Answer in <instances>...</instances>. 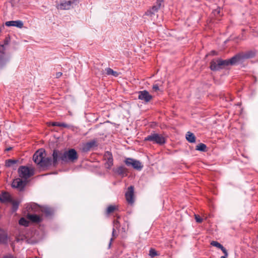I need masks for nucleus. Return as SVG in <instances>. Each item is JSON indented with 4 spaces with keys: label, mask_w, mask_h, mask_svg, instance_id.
<instances>
[{
    "label": "nucleus",
    "mask_w": 258,
    "mask_h": 258,
    "mask_svg": "<svg viewBox=\"0 0 258 258\" xmlns=\"http://www.w3.org/2000/svg\"><path fill=\"white\" fill-rule=\"evenodd\" d=\"M220 9H217L216 10H215L214 11V15H219L220 14Z\"/></svg>",
    "instance_id": "nucleus-39"
},
{
    "label": "nucleus",
    "mask_w": 258,
    "mask_h": 258,
    "mask_svg": "<svg viewBox=\"0 0 258 258\" xmlns=\"http://www.w3.org/2000/svg\"><path fill=\"white\" fill-rule=\"evenodd\" d=\"M238 63H242L245 59L253 58L255 55L254 50H248L246 52H239L235 55Z\"/></svg>",
    "instance_id": "nucleus-6"
},
{
    "label": "nucleus",
    "mask_w": 258,
    "mask_h": 258,
    "mask_svg": "<svg viewBox=\"0 0 258 258\" xmlns=\"http://www.w3.org/2000/svg\"><path fill=\"white\" fill-rule=\"evenodd\" d=\"M228 256V253L227 250H226V253H224V255L221 256V258H227Z\"/></svg>",
    "instance_id": "nucleus-41"
},
{
    "label": "nucleus",
    "mask_w": 258,
    "mask_h": 258,
    "mask_svg": "<svg viewBox=\"0 0 258 258\" xmlns=\"http://www.w3.org/2000/svg\"><path fill=\"white\" fill-rule=\"evenodd\" d=\"M18 160L9 159L6 161V166L7 167H11L13 165L16 164L18 162Z\"/></svg>",
    "instance_id": "nucleus-31"
},
{
    "label": "nucleus",
    "mask_w": 258,
    "mask_h": 258,
    "mask_svg": "<svg viewBox=\"0 0 258 258\" xmlns=\"http://www.w3.org/2000/svg\"><path fill=\"white\" fill-rule=\"evenodd\" d=\"M238 64L235 55L230 59H222L218 58L217 59H213L210 62V69L212 71H217L230 66H234Z\"/></svg>",
    "instance_id": "nucleus-2"
},
{
    "label": "nucleus",
    "mask_w": 258,
    "mask_h": 258,
    "mask_svg": "<svg viewBox=\"0 0 258 258\" xmlns=\"http://www.w3.org/2000/svg\"><path fill=\"white\" fill-rule=\"evenodd\" d=\"M116 172L120 175L122 176H124L127 175V170L126 169L123 167L120 166L116 169Z\"/></svg>",
    "instance_id": "nucleus-24"
},
{
    "label": "nucleus",
    "mask_w": 258,
    "mask_h": 258,
    "mask_svg": "<svg viewBox=\"0 0 258 258\" xmlns=\"http://www.w3.org/2000/svg\"><path fill=\"white\" fill-rule=\"evenodd\" d=\"M52 126H57L60 127H63L65 128H70L71 125L63 122H53L51 123Z\"/></svg>",
    "instance_id": "nucleus-27"
},
{
    "label": "nucleus",
    "mask_w": 258,
    "mask_h": 258,
    "mask_svg": "<svg viewBox=\"0 0 258 258\" xmlns=\"http://www.w3.org/2000/svg\"><path fill=\"white\" fill-rule=\"evenodd\" d=\"M19 223L21 225L24 226H28L29 222L24 218H21L19 221Z\"/></svg>",
    "instance_id": "nucleus-32"
},
{
    "label": "nucleus",
    "mask_w": 258,
    "mask_h": 258,
    "mask_svg": "<svg viewBox=\"0 0 258 258\" xmlns=\"http://www.w3.org/2000/svg\"><path fill=\"white\" fill-rule=\"evenodd\" d=\"M27 218L31 221L34 223H38L42 221L41 217L36 214H32L31 213H28Z\"/></svg>",
    "instance_id": "nucleus-18"
},
{
    "label": "nucleus",
    "mask_w": 258,
    "mask_h": 258,
    "mask_svg": "<svg viewBox=\"0 0 258 258\" xmlns=\"http://www.w3.org/2000/svg\"><path fill=\"white\" fill-rule=\"evenodd\" d=\"M186 140L190 143H194L196 141V137L193 133L188 132L186 135Z\"/></svg>",
    "instance_id": "nucleus-25"
},
{
    "label": "nucleus",
    "mask_w": 258,
    "mask_h": 258,
    "mask_svg": "<svg viewBox=\"0 0 258 258\" xmlns=\"http://www.w3.org/2000/svg\"><path fill=\"white\" fill-rule=\"evenodd\" d=\"M113 226H114L113 228H116V229H118L119 227V226H120L119 222L117 220H114L113 221Z\"/></svg>",
    "instance_id": "nucleus-37"
},
{
    "label": "nucleus",
    "mask_w": 258,
    "mask_h": 258,
    "mask_svg": "<svg viewBox=\"0 0 258 258\" xmlns=\"http://www.w3.org/2000/svg\"><path fill=\"white\" fill-rule=\"evenodd\" d=\"M53 166L56 167L60 162L62 164L68 163H74L78 159V155L74 149L68 151H60L54 149L52 153Z\"/></svg>",
    "instance_id": "nucleus-1"
},
{
    "label": "nucleus",
    "mask_w": 258,
    "mask_h": 258,
    "mask_svg": "<svg viewBox=\"0 0 258 258\" xmlns=\"http://www.w3.org/2000/svg\"><path fill=\"white\" fill-rule=\"evenodd\" d=\"M11 201H12V198L8 192L3 191L0 194V202L2 203H9Z\"/></svg>",
    "instance_id": "nucleus-15"
},
{
    "label": "nucleus",
    "mask_w": 258,
    "mask_h": 258,
    "mask_svg": "<svg viewBox=\"0 0 258 258\" xmlns=\"http://www.w3.org/2000/svg\"><path fill=\"white\" fill-rule=\"evenodd\" d=\"M98 146V144L97 139H93L84 144L82 148V150L83 152H87L92 148L96 147Z\"/></svg>",
    "instance_id": "nucleus-14"
},
{
    "label": "nucleus",
    "mask_w": 258,
    "mask_h": 258,
    "mask_svg": "<svg viewBox=\"0 0 258 258\" xmlns=\"http://www.w3.org/2000/svg\"><path fill=\"white\" fill-rule=\"evenodd\" d=\"M104 158L107 160L106 164L108 165V167H110L113 165V157L112 154L109 151H106L104 154Z\"/></svg>",
    "instance_id": "nucleus-19"
},
{
    "label": "nucleus",
    "mask_w": 258,
    "mask_h": 258,
    "mask_svg": "<svg viewBox=\"0 0 258 258\" xmlns=\"http://www.w3.org/2000/svg\"><path fill=\"white\" fill-rule=\"evenodd\" d=\"M8 241V235L6 232L0 228V243L6 244Z\"/></svg>",
    "instance_id": "nucleus-21"
},
{
    "label": "nucleus",
    "mask_w": 258,
    "mask_h": 258,
    "mask_svg": "<svg viewBox=\"0 0 258 258\" xmlns=\"http://www.w3.org/2000/svg\"><path fill=\"white\" fill-rule=\"evenodd\" d=\"M207 149V146L203 144V143H200L198 144L196 148V149L198 151H202V152H205L206 151Z\"/></svg>",
    "instance_id": "nucleus-29"
},
{
    "label": "nucleus",
    "mask_w": 258,
    "mask_h": 258,
    "mask_svg": "<svg viewBox=\"0 0 258 258\" xmlns=\"http://www.w3.org/2000/svg\"><path fill=\"white\" fill-rule=\"evenodd\" d=\"M5 25L8 27L16 26L18 28H21L23 26V23L20 20L10 21L6 22Z\"/></svg>",
    "instance_id": "nucleus-17"
},
{
    "label": "nucleus",
    "mask_w": 258,
    "mask_h": 258,
    "mask_svg": "<svg viewBox=\"0 0 258 258\" xmlns=\"http://www.w3.org/2000/svg\"><path fill=\"white\" fill-rule=\"evenodd\" d=\"M157 7L153 6L151 9L148 10L146 12V15L148 16L151 18L154 17L155 16L156 13L158 11V9L157 8Z\"/></svg>",
    "instance_id": "nucleus-22"
},
{
    "label": "nucleus",
    "mask_w": 258,
    "mask_h": 258,
    "mask_svg": "<svg viewBox=\"0 0 258 258\" xmlns=\"http://www.w3.org/2000/svg\"><path fill=\"white\" fill-rule=\"evenodd\" d=\"M195 220L197 223H201L203 221V219L198 215H195Z\"/></svg>",
    "instance_id": "nucleus-36"
},
{
    "label": "nucleus",
    "mask_w": 258,
    "mask_h": 258,
    "mask_svg": "<svg viewBox=\"0 0 258 258\" xmlns=\"http://www.w3.org/2000/svg\"><path fill=\"white\" fill-rule=\"evenodd\" d=\"M18 173L20 178L26 180L34 174V170L32 168L20 166L18 169Z\"/></svg>",
    "instance_id": "nucleus-3"
},
{
    "label": "nucleus",
    "mask_w": 258,
    "mask_h": 258,
    "mask_svg": "<svg viewBox=\"0 0 258 258\" xmlns=\"http://www.w3.org/2000/svg\"><path fill=\"white\" fill-rule=\"evenodd\" d=\"M51 165H53V159L52 160L51 157H45L44 155L40 167H47Z\"/></svg>",
    "instance_id": "nucleus-16"
},
{
    "label": "nucleus",
    "mask_w": 258,
    "mask_h": 258,
    "mask_svg": "<svg viewBox=\"0 0 258 258\" xmlns=\"http://www.w3.org/2000/svg\"><path fill=\"white\" fill-rule=\"evenodd\" d=\"M149 255L151 257H154V256L157 255L158 253H157V251L154 249L151 248L150 250H149Z\"/></svg>",
    "instance_id": "nucleus-35"
},
{
    "label": "nucleus",
    "mask_w": 258,
    "mask_h": 258,
    "mask_svg": "<svg viewBox=\"0 0 258 258\" xmlns=\"http://www.w3.org/2000/svg\"><path fill=\"white\" fill-rule=\"evenodd\" d=\"M45 154V151L42 150H39L36 151L33 155V159L34 162L40 166L42 160L43 159V155Z\"/></svg>",
    "instance_id": "nucleus-10"
},
{
    "label": "nucleus",
    "mask_w": 258,
    "mask_h": 258,
    "mask_svg": "<svg viewBox=\"0 0 258 258\" xmlns=\"http://www.w3.org/2000/svg\"><path fill=\"white\" fill-rule=\"evenodd\" d=\"M106 75L109 76L112 75L114 77H117L119 75V73L116 71H114L112 69L110 68L105 69Z\"/></svg>",
    "instance_id": "nucleus-26"
},
{
    "label": "nucleus",
    "mask_w": 258,
    "mask_h": 258,
    "mask_svg": "<svg viewBox=\"0 0 258 258\" xmlns=\"http://www.w3.org/2000/svg\"><path fill=\"white\" fill-rule=\"evenodd\" d=\"M212 52L213 53V54H215V52L214 51H213Z\"/></svg>",
    "instance_id": "nucleus-42"
},
{
    "label": "nucleus",
    "mask_w": 258,
    "mask_h": 258,
    "mask_svg": "<svg viewBox=\"0 0 258 258\" xmlns=\"http://www.w3.org/2000/svg\"><path fill=\"white\" fill-rule=\"evenodd\" d=\"M77 0H72L69 1H61L59 5L57 6V9L67 10H70L71 8L72 4H74Z\"/></svg>",
    "instance_id": "nucleus-11"
},
{
    "label": "nucleus",
    "mask_w": 258,
    "mask_h": 258,
    "mask_svg": "<svg viewBox=\"0 0 258 258\" xmlns=\"http://www.w3.org/2000/svg\"><path fill=\"white\" fill-rule=\"evenodd\" d=\"M115 228H113V229H112V237L110 239V242H109V245H108L109 248H110V246H111V243H112V241L113 240V238H115L117 236V235L115 234Z\"/></svg>",
    "instance_id": "nucleus-34"
},
{
    "label": "nucleus",
    "mask_w": 258,
    "mask_h": 258,
    "mask_svg": "<svg viewBox=\"0 0 258 258\" xmlns=\"http://www.w3.org/2000/svg\"><path fill=\"white\" fill-rule=\"evenodd\" d=\"M41 212H42L46 216H50L53 214L54 210L48 207H41Z\"/></svg>",
    "instance_id": "nucleus-20"
},
{
    "label": "nucleus",
    "mask_w": 258,
    "mask_h": 258,
    "mask_svg": "<svg viewBox=\"0 0 258 258\" xmlns=\"http://www.w3.org/2000/svg\"><path fill=\"white\" fill-rule=\"evenodd\" d=\"M125 196L126 200L128 204H132L134 203V187L133 186H130L128 187Z\"/></svg>",
    "instance_id": "nucleus-13"
},
{
    "label": "nucleus",
    "mask_w": 258,
    "mask_h": 258,
    "mask_svg": "<svg viewBox=\"0 0 258 258\" xmlns=\"http://www.w3.org/2000/svg\"><path fill=\"white\" fill-rule=\"evenodd\" d=\"M1 31H2V29H1V28H0V32H1Z\"/></svg>",
    "instance_id": "nucleus-43"
},
{
    "label": "nucleus",
    "mask_w": 258,
    "mask_h": 258,
    "mask_svg": "<svg viewBox=\"0 0 258 258\" xmlns=\"http://www.w3.org/2000/svg\"><path fill=\"white\" fill-rule=\"evenodd\" d=\"M124 162L127 166H132L135 169L139 171L141 170L143 167V165L140 161L133 158H126L124 161Z\"/></svg>",
    "instance_id": "nucleus-7"
},
{
    "label": "nucleus",
    "mask_w": 258,
    "mask_h": 258,
    "mask_svg": "<svg viewBox=\"0 0 258 258\" xmlns=\"http://www.w3.org/2000/svg\"><path fill=\"white\" fill-rule=\"evenodd\" d=\"M163 0H157L156 5H154V6L157 7V8L159 10L162 6H163Z\"/></svg>",
    "instance_id": "nucleus-33"
},
{
    "label": "nucleus",
    "mask_w": 258,
    "mask_h": 258,
    "mask_svg": "<svg viewBox=\"0 0 258 258\" xmlns=\"http://www.w3.org/2000/svg\"><path fill=\"white\" fill-rule=\"evenodd\" d=\"M152 89L154 91H157L159 90V86L157 84H155L153 86Z\"/></svg>",
    "instance_id": "nucleus-38"
},
{
    "label": "nucleus",
    "mask_w": 258,
    "mask_h": 258,
    "mask_svg": "<svg viewBox=\"0 0 258 258\" xmlns=\"http://www.w3.org/2000/svg\"><path fill=\"white\" fill-rule=\"evenodd\" d=\"M117 209V207L116 206H113V205H110L107 207V208L106 209V214L107 215H109V214L113 213L114 211H115Z\"/></svg>",
    "instance_id": "nucleus-30"
},
{
    "label": "nucleus",
    "mask_w": 258,
    "mask_h": 258,
    "mask_svg": "<svg viewBox=\"0 0 258 258\" xmlns=\"http://www.w3.org/2000/svg\"><path fill=\"white\" fill-rule=\"evenodd\" d=\"M10 41L9 37H6L4 40V44L0 45V71L3 69L6 65L7 60L5 56V45H8Z\"/></svg>",
    "instance_id": "nucleus-5"
},
{
    "label": "nucleus",
    "mask_w": 258,
    "mask_h": 258,
    "mask_svg": "<svg viewBox=\"0 0 258 258\" xmlns=\"http://www.w3.org/2000/svg\"><path fill=\"white\" fill-rule=\"evenodd\" d=\"M145 141H150L154 144L163 145L165 143V138L161 135L157 133H151L145 138Z\"/></svg>",
    "instance_id": "nucleus-4"
},
{
    "label": "nucleus",
    "mask_w": 258,
    "mask_h": 258,
    "mask_svg": "<svg viewBox=\"0 0 258 258\" xmlns=\"http://www.w3.org/2000/svg\"><path fill=\"white\" fill-rule=\"evenodd\" d=\"M62 74L61 72H57L55 74L56 78H59L62 76Z\"/></svg>",
    "instance_id": "nucleus-40"
},
{
    "label": "nucleus",
    "mask_w": 258,
    "mask_h": 258,
    "mask_svg": "<svg viewBox=\"0 0 258 258\" xmlns=\"http://www.w3.org/2000/svg\"><path fill=\"white\" fill-rule=\"evenodd\" d=\"M9 203L12 204V211L13 212H16L18 209L20 202L19 201H14L12 199V201Z\"/></svg>",
    "instance_id": "nucleus-28"
},
{
    "label": "nucleus",
    "mask_w": 258,
    "mask_h": 258,
    "mask_svg": "<svg viewBox=\"0 0 258 258\" xmlns=\"http://www.w3.org/2000/svg\"><path fill=\"white\" fill-rule=\"evenodd\" d=\"M26 210L28 213H39L41 212V207L35 203H31L28 204L26 207Z\"/></svg>",
    "instance_id": "nucleus-9"
},
{
    "label": "nucleus",
    "mask_w": 258,
    "mask_h": 258,
    "mask_svg": "<svg viewBox=\"0 0 258 258\" xmlns=\"http://www.w3.org/2000/svg\"><path fill=\"white\" fill-rule=\"evenodd\" d=\"M25 185L26 181H23L20 177L15 179L12 184L13 187L19 188L20 190H23Z\"/></svg>",
    "instance_id": "nucleus-12"
},
{
    "label": "nucleus",
    "mask_w": 258,
    "mask_h": 258,
    "mask_svg": "<svg viewBox=\"0 0 258 258\" xmlns=\"http://www.w3.org/2000/svg\"><path fill=\"white\" fill-rule=\"evenodd\" d=\"M138 94V99L145 103L150 102L153 98V96L147 90L140 91Z\"/></svg>",
    "instance_id": "nucleus-8"
},
{
    "label": "nucleus",
    "mask_w": 258,
    "mask_h": 258,
    "mask_svg": "<svg viewBox=\"0 0 258 258\" xmlns=\"http://www.w3.org/2000/svg\"><path fill=\"white\" fill-rule=\"evenodd\" d=\"M211 245L220 249L224 253H226V248L218 242L216 241H212L211 242Z\"/></svg>",
    "instance_id": "nucleus-23"
}]
</instances>
